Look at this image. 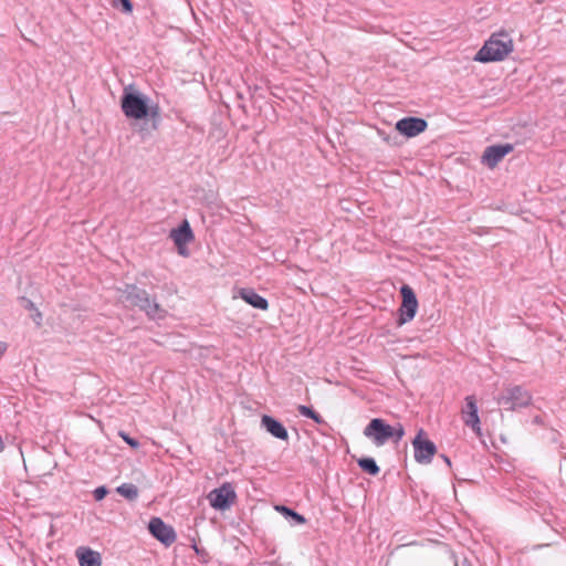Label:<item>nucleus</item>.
Returning <instances> with one entry per match:
<instances>
[{
	"instance_id": "1",
	"label": "nucleus",
	"mask_w": 566,
	"mask_h": 566,
	"mask_svg": "<svg viewBox=\"0 0 566 566\" xmlns=\"http://www.w3.org/2000/svg\"><path fill=\"white\" fill-rule=\"evenodd\" d=\"M149 102L148 96L129 86L124 88L120 106L126 117L149 120L151 129L155 130L160 119L159 106Z\"/></svg>"
},
{
	"instance_id": "2",
	"label": "nucleus",
	"mask_w": 566,
	"mask_h": 566,
	"mask_svg": "<svg viewBox=\"0 0 566 566\" xmlns=\"http://www.w3.org/2000/svg\"><path fill=\"white\" fill-rule=\"evenodd\" d=\"M118 301L126 306L138 307L153 319L163 318L166 314L156 298L150 297L145 290L134 284H126L124 289L118 290Z\"/></svg>"
},
{
	"instance_id": "3",
	"label": "nucleus",
	"mask_w": 566,
	"mask_h": 566,
	"mask_svg": "<svg viewBox=\"0 0 566 566\" xmlns=\"http://www.w3.org/2000/svg\"><path fill=\"white\" fill-rule=\"evenodd\" d=\"M364 436L370 439L376 447H381L389 441L397 444L405 436V428L399 422L390 426L381 418H374L365 427Z\"/></svg>"
},
{
	"instance_id": "4",
	"label": "nucleus",
	"mask_w": 566,
	"mask_h": 566,
	"mask_svg": "<svg viewBox=\"0 0 566 566\" xmlns=\"http://www.w3.org/2000/svg\"><path fill=\"white\" fill-rule=\"evenodd\" d=\"M513 40L507 32L494 33L476 53L475 60L483 63L502 61L513 51Z\"/></svg>"
},
{
	"instance_id": "5",
	"label": "nucleus",
	"mask_w": 566,
	"mask_h": 566,
	"mask_svg": "<svg viewBox=\"0 0 566 566\" xmlns=\"http://www.w3.org/2000/svg\"><path fill=\"white\" fill-rule=\"evenodd\" d=\"M531 395L527 390L521 386H514L506 388L502 395L497 398V403L505 410H514L516 408H523L530 405Z\"/></svg>"
},
{
	"instance_id": "6",
	"label": "nucleus",
	"mask_w": 566,
	"mask_h": 566,
	"mask_svg": "<svg viewBox=\"0 0 566 566\" xmlns=\"http://www.w3.org/2000/svg\"><path fill=\"white\" fill-rule=\"evenodd\" d=\"M210 505L218 511H226L234 504L237 500L235 491L231 483H223L220 488L213 489L208 494Z\"/></svg>"
},
{
	"instance_id": "7",
	"label": "nucleus",
	"mask_w": 566,
	"mask_h": 566,
	"mask_svg": "<svg viewBox=\"0 0 566 566\" xmlns=\"http://www.w3.org/2000/svg\"><path fill=\"white\" fill-rule=\"evenodd\" d=\"M415 460L420 464H429L437 453L436 444L426 438V432L420 429L412 440Z\"/></svg>"
},
{
	"instance_id": "8",
	"label": "nucleus",
	"mask_w": 566,
	"mask_h": 566,
	"mask_svg": "<svg viewBox=\"0 0 566 566\" xmlns=\"http://www.w3.org/2000/svg\"><path fill=\"white\" fill-rule=\"evenodd\" d=\"M400 294L402 296V303L399 308V326L410 322L415 317L418 308L416 294L409 285L403 284L400 289Z\"/></svg>"
},
{
	"instance_id": "9",
	"label": "nucleus",
	"mask_w": 566,
	"mask_h": 566,
	"mask_svg": "<svg viewBox=\"0 0 566 566\" xmlns=\"http://www.w3.org/2000/svg\"><path fill=\"white\" fill-rule=\"evenodd\" d=\"M149 533L165 546L176 542L177 535L172 526L166 524L160 517H151L148 523Z\"/></svg>"
},
{
	"instance_id": "10",
	"label": "nucleus",
	"mask_w": 566,
	"mask_h": 566,
	"mask_svg": "<svg viewBox=\"0 0 566 566\" xmlns=\"http://www.w3.org/2000/svg\"><path fill=\"white\" fill-rule=\"evenodd\" d=\"M461 418L465 426L470 427L478 436H481V421L474 396L465 397L464 406L461 408Z\"/></svg>"
},
{
	"instance_id": "11",
	"label": "nucleus",
	"mask_w": 566,
	"mask_h": 566,
	"mask_svg": "<svg viewBox=\"0 0 566 566\" xmlns=\"http://www.w3.org/2000/svg\"><path fill=\"white\" fill-rule=\"evenodd\" d=\"M428 124L423 118L405 117L396 123V130L407 137H415L426 130Z\"/></svg>"
},
{
	"instance_id": "12",
	"label": "nucleus",
	"mask_w": 566,
	"mask_h": 566,
	"mask_svg": "<svg viewBox=\"0 0 566 566\" xmlns=\"http://www.w3.org/2000/svg\"><path fill=\"white\" fill-rule=\"evenodd\" d=\"M513 150L511 144L488 146L483 153L482 161L490 168H494L507 154Z\"/></svg>"
},
{
	"instance_id": "13",
	"label": "nucleus",
	"mask_w": 566,
	"mask_h": 566,
	"mask_svg": "<svg viewBox=\"0 0 566 566\" xmlns=\"http://www.w3.org/2000/svg\"><path fill=\"white\" fill-rule=\"evenodd\" d=\"M170 238L177 245L179 253L185 254V245L193 240V233L189 222L187 220H184L178 228L172 229L170 231Z\"/></svg>"
},
{
	"instance_id": "14",
	"label": "nucleus",
	"mask_w": 566,
	"mask_h": 566,
	"mask_svg": "<svg viewBox=\"0 0 566 566\" xmlns=\"http://www.w3.org/2000/svg\"><path fill=\"white\" fill-rule=\"evenodd\" d=\"M261 426L274 438L286 441L289 439L287 430L275 418L264 415L261 418Z\"/></svg>"
},
{
	"instance_id": "15",
	"label": "nucleus",
	"mask_w": 566,
	"mask_h": 566,
	"mask_svg": "<svg viewBox=\"0 0 566 566\" xmlns=\"http://www.w3.org/2000/svg\"><path fill=\"white\" fill-rule=\"evenodd\" d=\"M76 557L80 566H102L101 554L88 547H78L76 549Z\"/></svg>"
},
{
	"instance_id": "16",
	"label": "nucleus",
	"mask_w": 566,
	"mask_h": 566,
	"mask_svg": "<svg viewBox=\"0 0 566 566\" xmlns=\"http://www.w3.org/2000/svg\"><path fill=\"white\" fill-rule=\"evenodd\" d=\"M239 295L254 308L265 311L269 307L268 300L258 294L253 289H241Z\"/></svg>"
},
{
	"instance_id": "17",
	"label": "nucleus",
	"mask_w": 566,
	"mask_h": 566,
	"mask_svg": "<svg viewBox=\"0 0 566 566\" xmlns=\"http://www.w3.org/2000/svg\"><path fill=\"white\" fill-rule=\"evenodd\" d=\"M275 510L280 512L285 518H291L292 524H304L306 522L305 517L294 510L284 506V505H277L275 506Z\"/></svg>"
},
{
	"instance_id": "18",
	"label": "nucleus",
	"mask_w": 566,
	"mask_h": 566,
	"mask_svg": "<svg viewBox=\"0 0 566 566\" xmlns=\"http://www.w3.org/2000/svg\"><path fill=\"white\" fill-rule=\"evenodd\" d=\"M359 468L370 474V475H377L380 471L378 464L376 463L375 459L373 458H361L357 461Z\"/></svg>"
},
{
	"instance_id": "19",
	"label": "nucleus",
	"mask_w": 566,
	"mask_h": 566,
	"mask_svg": "<svg viewBox=\"0 0 566 566\" xmlns=\"http://www.w3.org/2000/svg\"><path fill=\"white\" fill-rule=\"evenodd\" d=\"M116 491L129 501H134L138 497V488L132 483H123L116 489Z\"/></svg>"
},
{
	"instance_id": "20",
	"label": "nucleus",
	"mask_w": 566,
	"mask_h": 566,
	"mask_svg": "<svg viewBox=\"0 0 566 566\" xmlns=\"http://www.w3.org/2000/svg\"><path fill=\"white\" fill-rule=\"evenodd\" d=\"M297 411L300 412V415H302V416H304L306 418L312 419L317 424L325 423V420L322 418V416L318 415L316 411H314L311 407H307V406H304V405H300L297 407Z\"/></svg>"
},
{
	"instance_id": "21",
	"label": "nucleus",
	"mask_w": 566,
	"mask_h": 566,
	"mask_svg": "<svg viewBox=\"0 0 566 566\" xmlns=\"http://www.w3.org/2000/svg\"><path fill=\"white\" fill-rule=\"evenodd\" d=\"M114 8L120 10L124 13H132L133 4L130 0H112Z\"/></svg>"
},
{
	"instance_id": "22",
	"label": "nucleus",
	"mask_w": 566,
	"mask_h": 566,
	"mask_svg": "<svg viewBox=\"0 0 566 566\" xmlns=\"http://www.w3.org/2000/svg\"><path fill=\"white\" fill-rule=\"evenodd\" d=\"M108 493V490L105 486H98L94 490L93 495L96 501L103 500Z\"/></svg>"
},
{
	"instance_id": "23",
	"label": "nucleus",
	"mask_w": 566,
	"mask_h": 566,
	"mask_svg": "<svg viewBox=\"0 0 566 566\" xmlns=\"http://www.w3.org/2000/svg\"><path fill=\"white\" fill-rule=\"evenodd\" d=\"M119 436H120V437L123 438V440H124L127 444H129L132 448L137 449V448L139 447V442H138L136 439L130 438L127 433H125V432H123V431H122V432H119Z\"/></svg>"
},
{
	"instance_id": "24",
	"label": "nucleus",
	"mask_w": 566,
	"mask_h": 566,
	"mask_svg": "<svg viewBox=\"0 0 566 566\" xmlns=\"http://www.w3.org/2000/svg\"><path fill=\"white\" fill-rule=\"evenodd\" d=\"M379 134L382 136V139L388 143V144H392L391 143V138L389 135H385L384 133L379 132Z\"/></svg>"
},
{
	"instance_id": "25",
	"label": "nucleus",
	"mask_w": 566,
	"mask_h": 566,
	"mask_svg": "<svg viewBox=\"0 0 566 566\" xmlns=\"http://www.w3.org/2000/svg\"><path fill=\"white\" fill-rule=\"evenodd\" d=\"M441 458L443 459V461H444L449 467L451 465V461H450V459H449L447 455L441 454Z\"/></svg>"
},
{
	"instance_id": "26",
	"label": "nucleus",
	"mask_w": 566,
	"mask_h": 566,
	"mask_svg": "<svg viewBox=\"0 0 566 566\" xmlns=\"http://www.w3.org/2000/svg\"><path fill=\"white\" fill-rule=\"evenodd\" d=\"M4 450V442L2 440V437L0 436V452Z\"/></svg>"
},
{
	"instance_id": "27",
	"label": "nucleus",
	"mask_w": 566,
	"mask_h": 566,
	"mask_svg": "<svg viewBox=\"0 0 566 566\" xmlns=\"http://www.w3.org/2000/svg\"><path fill=\"white\" fill-rule=\"evenodd\" d=\"M4 350H6V345L0 344V356L4 353Z\"/></svg>"
},
{
	"instance_id": "28",
	"label": "nucleus",
	"mask_w": 566,
	"mask_h": 566,
	"mask_svg": "<svg viewBox=\"0 0 566 566\" xmlns=\"http://www.w3.org/2000/svg\"><path fill=\"white\" fill-rule=\"evenodd\" d=\"M144 130H145V129H144L143 127H142V128H140V130H139V132H140V134L143 135V137L145 136Z\"/></svg>"
},
{
	"instance_id": "29",
	"label": "nucleus",
	"mask_w": 566,
	"mask_h": 566,
	"mask_svg": "<svg viewBox=\"0 0 566 566\" xmlns=\"http://www.w3.org/2000/svg\"><path fill=\"white\" fill-rule=\"evenodd\" d=\"M35 318H41V313L40 312L36 313Z\"/></svg>"
},
{
	"instance_id": "30",
	"label": "nucleus",
	"mask_w": 566,
	"mask_h": 566,
	"mask_svg": "<svg viewBox=\"0 0 566 566\" xmlns=\"http://www.w3.org/2000/svg\"><path fill=\"white\" fill-rule=\"evenodd\" d=\"M35 318H41V313L40 312L36 313Z\"/></svg>"
},
{
	"instance_id": "31",
	"label": "nucleus",
	"mask_w": 566,
	"mask_h": 566,
	"mask_svg": "<svg viewBox=\"0 0 566 566\" xmlns=\"http://www.w3.org/2000/svg\"><path fill=\"white\" fill-rule=\"evenodd\" d=\"M32 307H33V303L29 302V308H32Z\"/></svg>"
}]
</instances>
